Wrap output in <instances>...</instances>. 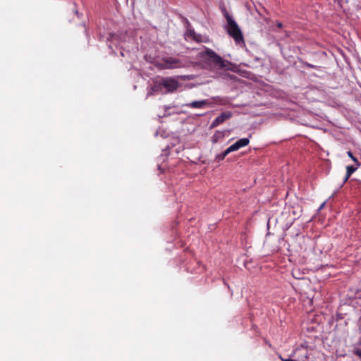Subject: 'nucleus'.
Returning a JSON list of instances; mask_svg holds the SVG:
<instances>
[{
    "instance_id": "nucleus-9",
    "label": "nucleus",
    "mask_w": 361,
    "mask_h": 361,
    "mask_svg": "<svg viewBox=\"0 0 361 361\" xmlns=\"http://www.w3.org/2000/svg\"><path fill=\"white\" fill-rule=\"evenodd\" d=\"M189 35L191 37L197 42H207V39H203L200 35L196 34L194 31L190 30Z\"/></svg>"
},
{
    "instance_id": "nucleus-12",
    "label": "nucleus",
    "mask_w": 361,
    "mask_h": 361,
    "mask_svg": "<svg viewBox=\"0 0 361 361\" xmlns=\"http://www.w3.org/2000/svg\"><path fill=\"white\" fill-rule=\"evenodd\" d=\"M348 155L349 157H350V159L355 163L357 164V166H360V162L358 161L356 157H355L353 154V153L350 152V151H348L347 152Z\"/></svg>"
},
{
    "instance_id": "nucleus-10",
    "label": "nucleus",
    "mask_w": 361,
    "mask_h": 361,
    "mask_svg": "<svg viewBox=\"0 0 361 361\" xmlns=\"http://www.w3.org/2000/svg\"><path fill=\"white\" fill-rule=\"evenodd\" d=\"M224 137V133L221 131H216L212 137V142H217L220 139Z\"/></svg>"
},
{
    "instance_id": "nucleus-1",
    "label": "nucleus",
    "mask_w": 361,
    "mask_h": 361,
    "mask_svg": "<svg viewBox=\"0 0 361 361\" xmlns=\"http://www.w3.org/2000/svg\"><path fill=\"white\" fill-rule=\"evenodd\" d=\"M227 20L226 30L237 44L243 43V34L235 21L228 14H226Z\"/></svg>"
},
{
    "instance_id": "nucleus-4",
    "label": "nucleus",
    "mask_w": 361,
    "mask_h": 361,
    "mask_svg": "<svg viewBox=\"0 0 361 361\" xmlns=\"http://www.w3.org/2000/svg\"><path fill=\"white\" fill-rule=\"evenodd\" d=\"M180 86L179 82L175 78H164L159 84L160 90H164V93H171L176 91Z\"/></svg>"
},
{
    "instance_id": "nucleus-16",
    "label": "nucleus",
    "mask_w": 361,
    "mask_h": 361,
    "mask_svg": "<svg viewBox=\"0 0 361 361\" xmlns=\"http://www.w3.org/2000/svg\"><path fill=\"white\" fill-rule=\"evenodd\" d=\"M324 205H325V202H323V203L321 204V206L319 207V210H321L322 209H323V208H324Z\"/></svg>"
},
{
    "instance_id": "nucleus-15",
    "label": "nucleus",
    "mask_w": 361,
    "mask_h": 361,
    "mask_svg": "<svg viewBox=\"0 0 361 361\" xmlns=\"http://www.w3.org/2000/svg\"><path fill=\"white\" fill-rule=\"evenodd\" d=\"M276 25H277V27H278L279 28H281V27H283L282 23H280V22H277V23H276Z\"/></svg>"
},
{
    "instance_id": "nucleus-8",
    "label": "nucleus",
    "mask_w": 361,
    "mask_h": 361,
    "mask_svg": "<svg viewBox=\"0 0 361 361\" xmlns=\"http://www.w3.org/2000/svg\"><path fill=\"white\" fill-rule=\"evenodd\" d=\"M360 166H357V164H355V166L353 165H350V166H348L346 167V176L344 178V182H346L348 178H350V176L357 169V168L359 167Z\"/></svg>"
},
{
    "instance_id": "nucleus-5",
    "label": "nucleus",
    "mask_w": 361,
    "mask_h": 361,
    "mask_svg": "<svg viewBox=\"0 0 361 361\" xmlns=\"http://www.w3.org/2000/svg\"><path fill=\"white\" fill-rule=\"evenodd\" d=\"M233 116L231 111H225L217 116L212 123L211 128H216L219 125L224 123L225 121L231 118Z\"/></svg>"
},
{
    "instance_id": "nucleus-7",
    "label": "nucleus",
    "mask_w": 361,
    "mask_h": 361,
    "mask_svg": "<svg viewBox=\"0 0 361 361\" xmlns=\"http://www.w3.org/2000/svg\"><path fill=\"white\" fill-rule=\"evenodd\" d=\"M207 104L206 100L201 101H194L187 104V106L195 108V109H202L204 107V106Z\"/></svg>"
},
{
    "instance_id": "nucleus-11",
    "label": "nucleus",
    "mask_w": 361,
    "mask_h": 361,
    "mask_svg": "<svg viewBox=\"0 0 361 361\" xmlns=\"http://www.w3.org/2000/svg\"><path fill=\"white\" fill-rule=\"evenodd\" d=\"M229 154L228 149H226L223 153L217 154L215 157V159L218 161L224 159V158Z\"/></svg>"
},
{
    "instance_id": "nucleus-13",
    "label": "nucleus",
    "mask_w": 361,
    "mask_h": 361,
    "mask_svg": "<svg viewBox=\"0 0 361 361\" xmlns=\"http://www.w3.org/2000/svg\"><path fill=\"white\" fill-rule=\"evenodd\" d=\"M214 99L216 103H219V104H224V105L228 104V101L226 99L221 98L219 97H217Z\"/></svg>"
},
{
    "instance_id": "nucleus-3",
    "label": "nucleus",
    "mask_w": 361,
    "mask_h": 361,
    "mask_svg": "<svg viewBox=\"0 0 361 361\" xmlns=\"http://www.w3.org/2000/svg\"><path fill=\"white\" fill-rule=\"evenodd\" d=\"M182 66V63L178 59L171 56H164L156 63V66L161 69L178 68Z\"/></svg>"
},
{
    "instance_id": "nucleus-6",
    "label": "nucleus",
    "mask_w": 361,
    "mask_h": 361,
    "mask_svg": "<svg viewBox=\"0 0 361 361\" xmlns=\"http://www.w3.org/2000/svg\"><path fill=\"white\" fill-rule=\"evenodd\" d=\"M250 142L249 138H241L227 148L229 153L235 152L241 147L247 146Z\"/></svg>"
},
{
    "instance_id": "nucleus-14",
    "label": "nucleus",
    "mask_w": 361,
    "mask_h": 361,
    "mask_svg": "<svg viewBox=\"0 0 361 361\" xmlns=\"http://www.w3.org/2000/svg\"><path fill=\"white\" fill-rule=\"evenodd\" d=\"M354 353L358 356L360 358H361V348H356L354 350Z\"/></svg>"
},
{
    "instance_id": "nucleus-2",
    "label": "nucleus",
    "mask_w": 361,
    "mask_h": 361,
    "mask_svg": "<svg viewBox=\"0 0 361 361\" xmlns=\"http://www.w3.org/2000/svg\"><path fill=\"white\" fill-rule=\"evenodd\" d=\"M202 57L207 58L209 61L214 63L219 68L229 69L231 63L221 56L216 54L213 50L207 49L201 53Z\"/></svg>"
}]
</instances>
